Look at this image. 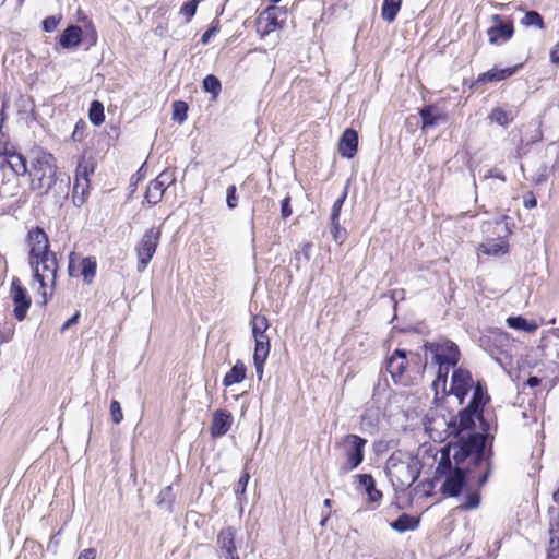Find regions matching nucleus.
<instances>
[{"instance_id": "nucleus-24", "label": "nucleus", "mask_w": 559, "mask_h": 559, "mask_svg": "<svg viewBox=\"0 0 559 559\" xmlns=\"http://www.w3.org/2000/svg\"><path fill=\"white\" fill-rule=\"evenodd\" d=\"M508 243L504 239H487L479 246V251L484 254L499 257L508 252Z\"/></svg>"}, {"instance_id": "nucleus-4", "label": "nucleus", "mask_w": 559, "mask_h": 559, "mask_svg": "<svg viewBox=\"0 0 559 559\" xmlns=\"http://www.w3.org/2000/svg\"><path fill=\"white\" fill-rule=\"evenodd\" d=\"M367 440L357 435H346L337 443L343 459L338 462V472L345 475L356 469L364 461Z\"/></svg>"}, {"instance_id": "nucleus-29", "label": "nucleus", "mask_w": 559, "mask_h": 559, "mask_svg": "<svg viewBox=\"0 0 559 559\" xmlns=\"http://www.w3.org/2000/svg\"><path fill=\"white\" fill-rule=\"evenodd\" d=\"M401 4L402 0H384L381 9L383 20L392 23L401 9Z\"/></svg>"}, {"instance_id": "nucleus-1", "label": "nucleus", "mask_w": 559, "mask_h": 559, "mask_svg": "<svg viewBox=\"0 0 559 559\" xmlns=\"http://www.w3.org/2000/svg\"><path fill=\"white\" fill-rule=\"evenodd\" d=\"M489 402V396L478 382L474 388L473 397L466 408L459 414V426L461 430H468L479 424L481 432L469 433L466 438L462 437L460 445L454 448L453 455L456 464L463 463L469 459L471 462L485 466V473L479 478V484L484 485L490 474L491 450L486 449L488 439H492L490 426L484 417L483 407Z\"/></svg>"}, {"instance_id": "nucleus-11", "label": "nucleus", "mask_w": 559, "mask_h": 559, "mask_svg": "<svg viewBox=\"0 0 559 559\" xmlns=\"http://www.w3.org/2000/svg\"><path fill=\"white\" fill-rule=\"evenodd\" d=\"M10 296L14 305V317L19 321L24 320L31 307L32 300L27 290L22 286L21 281L17 277H13L11 282Z\"/></svg>"}, {"instance_id": "nucleus-31", "label": "nucleus", "mask_w": 559, "mask_h": 559, "mask_svg": "<svg viewBox=\"0 0 559 559\" xmlns=\"http://www.w3.org/2000/svg\"><path fill=\"white\" fill-rule=\"evenodd\" d=\"M513 115L511 111H507L501 107H497L491 110L489 115V119L499 126L507 127L509 123L513 121Z\"/></svg>"}, {"instance_id": "nucleus-59", "label": "nucleus", "mask_w": 559, "mask_h": 559, "mask_svg": "<svg viewBox=\"0 0 559 559\" xmlns=\"http://www.w3.org/2000/svg\"><path fill=\"white\" fill-rule=\"evenodd\" d=\"M554 500L559 506V487L558 490L554 492Z\"/></svg>"}, {"instance_id": "nucleus-43", "label": "nucleus", "mask_w": 559, "mask_h": 559, "mask_svg": "<svg viewBox=\"0 0 559 559\" xmlns=\"http://www.w3.org/2000/svg\"><path fill=\"white\" fill-rule=\"evenodd\" d=\"M236 191H237V189H236V187H235V186H229V187L227 188V191H226V202H227V206H228L229 209H231V210H233V209H235V207H237V205H238V197H237V194H236Z\"/></svg>"}, {"instance_id": "nucleus-9", "label": "nucleus", "mask_w": 559, "mask_h": 559, "mask_svg": "<svg viewBox=\"0 0 559 559\" xmlns=\"http://www.w3.org/2000/svg\"><path fill=\"white\" fill-rule=\"evenodd\" d=\"M27 245L29 247V266L34 264L37 266L38 261L53 253L49 250L50 245L48 236L40 227H34L28 231Z\"/></svg>"}, {"instance_id": "nucleus-25", "label": "nucleus", "mask_w": 559, "mask_h": 559, "mask_svg": "<svg viewBox=\"0 0 559 559\" xmlns=\"http://www.w3.org/2000/svg\"><path fill=\"white\" fill-rule=\"evenodd\" d=\"M519 66L513 68H504V69H491L485 73L479 74L477 82L479 83H489V82H500L511 75H513Z\"/></svg>"}, {"instance_id": "nucleus-49", "label": "nucleus", "mask_w": 559, "mask_h": 559, "mask_svg": "<svg viewBox=\"0 0 559 559\" xmlns=\"http://www.w3.org/2000/svg\"><path fill=\"white\" fill-rule=\"evenodd\" d=\"M497 178L501 181H506L504 174L498 168H490L484 174V179Z\"/></svg>"}, {"instance_id": "nucleus-21", "label": "nucleus", "mask_w": 559, "mask_h": 559, "mask_svg": "<svg viewBox=\"0 0 559 559\" xmlns=\"http://www.w3.org/2000/svg\"><path fill=\"white\" fill-rule=\"evenodd\" d=\"M7 162L12 171L17 176H25L28 174L27 163L25 157L22 154L12 152L7 153L5 158L0 156V167H2L3 163Z\"/></svg>"}, {"instance_id": "nucleus-30", "label": "nucleus", "mask_w": 559, "mask_h": 559, "mask_svg": "<svg viewBox=\"0 0 559 559\" xmlns=\"http://www.w3.org/2000/svg\"><path fill=\"white\" fill-rule=\"evenodd\" d=\"M81 275L84 277L86 284H91L95 277L97 263L95 258L87 257L81 261Z\"/></svg>"}, {"instance_id": "nucleus-17", "label": "nucleus", "mask_w": 559, "mask_h": 559, "mask_svg": "<svg viewBox=\"0 0 559 559\" xmlns=\"http://www.w3.org/2000/svg\"><path fill=\"white\" fill-rule=\"evenodd\" d=\"M421 118V130L427 131L448 120V115L436 105L424 106L419 111Z\"/></svg>"}, {"instance_id": "nucleus-53", "label": "nucleus", "mask_w": 559, "mask_h": 559, "mask_svg": "<svg viewBox=\"0 0 559 559\" xmlns=\"http://www.w3.org/2000/svg\"><path fill=\"white\" fill-rule=\"evenodd\" d=\"M74 260H75V253L71 252L70 255H69V267H68V272H69L70 276H76L78 275L75 273V270H74Z\"/></svg>"}, {"instance_id": "nucleus-46", "label": "nucleus", "mask_w": 559, "mask_h": 559, "mask_svg": "<svg viewBox=\"0 0 559 559\" xmlns=\"http://www.w3.org/2000/svg\"><path fill=\"white\" fill-rule=\"evenodd\" d=\"M355 478L358 480L359 487L364 488L365 490L369 487H372V484L374 483V479L370 474H358L355 476Z\"/></svg>"}, {"instance_id": "nucleus-10", "label": "nucleus", "mask_w": 559, "mask_h": 559, "mask_svg": "<svg viewBox=\"0 0 559 559\" xmlns=\"http://www.w3.org/2000/svg\"><path fill=\"white\" fill-rule=\"evenodd\" d=\"M240 542L237 540V531L227 526L222 528L217 534L216 546L217 554L221 559H236L240 558L237 552V546Z\"/></svg>"}, {"instance_id": "nucleus-39", "label": "nucleus", "mask_w": 559, "mask_h": 559, "mask_svg": "<svg viewBox=\"0 0 559 559\" xmlns=\"http://www.w3.org/2000/svg\"><path fill=\"white\" fill-rule=\"evenodd\" d=\"M331 235L337 243H343L346 239V230L341 227L340 221H331Z\"/></svg>"}, {"instance_id": "nucleus-54", "label": "nucleus", "mask_w": 559, "mask_h": 559, "mask_svg": "<svg viewBox=\"0 0 559 559\" xmlns=\"http://www.w3.org/2000/svg\"><path fill=\"white\" fill-rule=\"evenodd\" d=\"M79 318H80V313L79 312L74 313L70 319H68L64 322V324L61 328V331H64V330L69 329L72 324L76 323Z\"/></svg>"}, {"instance_id": "nucleus-44", "label": "nucleus", "mask_w": 559, "mask_h": 559, "mask_svg": "<svg viewBox=\"0 0 559 559\" xmlns=\"http://www.w3.org/2000/svg\"><path fill=\"white\" fill-rule=\"evenodd\" d=\"M199 0H189L181 7V13L187 16V19H191L195 12Z\"/></svg>"}, {"instance_id": "nucleus-28", "label": "nucleus", "mask_w": 559, "mask_h": 559, "mask_svg": "<svg viewBox=\"0 0 559 559\" xmlns=\"http://www.w3.org/2000/svg\"><path fill=\"white\" fill-rule=\"evenodd\" d=\"M165 190L166 188L162 187L159 182L154 179L148 183L146 188L145 200L148 204L155 205L162 200Z\"/></svg>"}, {"instance_id": "nucleus-58", "label": "nucleus", "mask_w": 559, "mask_h": 559, "mask_svg": "<svg viewBox=\"0 0 559 559\" xmlns=\"http://www.w3.org/2000/svg\"><path fill=\"white\" fill-rule=\"evenodd\" d=\"M170 492H171V486H167V487H166V488L160 492V495H159V497H160V501H159V503H162V502H163V499H164L166 496H168Z\"/></svg>"}, {"instance_id": "nucleus-33", "label": "nucleus", "mask_w": 559, "mask_h": 559, "mask_svg": "<svg viewBox=\"0 0 559 559\" xmlns=\"http://www.w3.org/2000/svg\"><path fill=\"white\" fill-rule=\"evenodd\" d=\"M251 325L254 340H260V336H267L265 332L269 328V321L264 316H254Z\"/></svg>"}, {"instance_id": "nucleus-15", "label": "nucleus", "mask_w": 559, "mask_h": 559, "mask_svg": "<svg viewBox=\"0 0 559 559\" xmlns=\"http://www.w3.org/2000/svg\"><path fill=\"white\" fill-rule=\"evenodd\" d=\"M407 362L406 352L403 349H395L386 359V370L395 383H404Z\"/></svg>"}, {"instance_id": "nucleus-8", "label": "nucleus", "mask_w": 559, "mask_h": 559, "mask_svg": "<svg viewBox=\"0 0 559 559\" xmlns=\"http://www.w3.org/2000/svg\"><path fill=\"white\" fill-rule=\"evenodd\" d=\"M160 240V230L152 227L147 229L135 247L138 255V271L143 272L152 260Z\"/></svg>"}, {"instance_id": "nucleus-63", "label": "nucleus", "mask_w": 559, "mask_h": 559, "mask_svg": "<svg viewBox=\"0 0 559 559\" xmlns=\"http://www.w3.org/2000/svg\"><path fill=\"white\" fill-rule=\"evenodd\" d=\"M280 1H281V0H271V2H273V3H277V2H280Z\"/></svg>"}, {"instance_id": "nucleus-47", "label": "nucleus", "mask_w": 559, "mask_h": 559, "mask_svg": "<svg viewBox=\"0 0 559 559\" xmlns=\"http://www.w3.org/2000/svg\"><path fill=\"white\" fill-rule=\"evenodd\" d=\"M249 478H250V475L249 473L245 472L242 473V475L240 476L236 487H235V493L236 495H243L245 491H246V488H247V485H248V481H249Z\"/></svg>"}, {"instance_id": "nucleus-12", "label": "nucleus", "mask_w": 559, "mask_h": 559, "mask_svg": "<svg viewBox=\"0 0 559 559\" xmlns=\"http://www.w3.org/2000/svg\"><path fill=\"white\" fill-rule=\"evenodd\" d=\"M90 171L93 173V169H90L84 163H79L75 171L72 193V200L76 206H81L86 202L90 193Z\"/></svg>"}, {"instance_id": "nucleus-41", "label": "nucleus", "mask_w": 559, "mask_h": 559, "mask_svg": "<svg viewBox=\"0 0 559 559\" xmlns=\"http://www.w3.org/2000/svg\"><path fill=\"white\" fill-rule=\"evenodd\" d=\"M175 180V171L169 169L162 171L156 178V181L159 182V185L164 188H167L170 185H173Z\"/></svg>"}, {"instance_id": "nucleus-23", "label": "nucleus", "mask_w": 559, "mask_h": 559, "mask_svg": "<svg viewBox=\"0 0 559 559\" xmlns=\"http://www.w3.org/2000/svg\"><path fill=\"white\" fill-rule=\"evenodd\" d=\"M549 546L547 559H559V518L549 523Z\"/></svg>"}, {"instance_id": "nucleus-55", "label": "nucleus", "mask_w": 559, "mask_h": 559, "mask_svg": "<svg viewBox=\"0 0 559 559\" xmlns=\"http://www.w3.org/2000/svg\"><path fill=\"white\" fill-rule=\"evenodd\" d=\"M550 60L554 63H559V41L554 46L550 51Z\"/></svg>"}, {"instance_id": "nucleus-22", "label": "nucleus", "mask_w": 559, "mask_h": 559, "mask_svg": "<svg viewBox=\"0 0 559 559\" xmlns=\"http://www.w3.org/2000/svg\"><path fill=\"white\" fill-rule=\"evenodd\" d=\"M82 41V29L78 25L68 26L60 36L59 44L71 49L78 47Z\"/></svg>"}, {"instance_id": "nucleus-51", "label": "nucleus", "mask_w": 559, "mask_h": 559, "mask_svg": "<svg viewBox=\"0 0 559 559\" xmlns=\"http://www.w3.org/2000/svg\"><path fill=\"white\" fill-rule=\"evenodd\" d=\"M96 557L97 551L95 548H86L79 554L78 559H96Z\"/></svg>"}, {"instance_id": "nucleus-16", "label": "nucleus", "mask_w": 559, "mask_h": 559, "mask_svg": "<svg viewBox=\"0 0 559 559\" xmlns=\"http://www.w3.org/2000/svg\"><path fill=\"white\" fill-rule=\"evenodd\" d=\"M495 25L488 29L489 43L501 44L509 40L513 35V25L511 22H502L500 15H492Z\"/></svg>"}, {"instance_id": "nucleus-52", "label": "nucleus", "mask_w": 559, "mask_h": 559, "mask_svg": "<svg viewBox=\"0 0 559 559\" xmlns=\"http://www.w3.org/2000/svg\"><path fill=\"white\" fill-rule=\"evenodd\" d=\"M218 28L216 26H212L209 28L201 37L202 44H207L210 39L217 33Z\"/></svg>"}, {"instance_id": "nucleus-32", "label": "nucleus", "mask_w": 559, "mask_h": 559, "mask_svg": "<svg viewBox=\"0 0 559 559\" xmlns=\"http://www.w3.org/2000/svg\"><path fill=\"white\" fill-rule=\"evenodd\" d=\"M507 323L510 328L515 330H522L525 332H534L537 329V324L535 322H528L523 317H509L507 319Z\"/></svg>"}, {"instance_id": "nucleus-18", "label": "nucleus", "mask_w": 559, "mask_h": 559, "mask_svg": "<svg viewBox=\"0 0 559 559\" xmlns=\"http://www.w3.org/2000/svg\"><path fill=\"white\" fill-rule=\"evenodd\" d=\"M270 353V340L267 336H260L255 340V348L253 354V364L259 380L263 377L264 362Z\"/></svg>"}, {"instance_id": "nucleus-35", "label": "nucleus", "mask_w": 559, "mask_h": 559, "mask_svg": "<svg viewBox=\"0 0 559 559\" xmlns=\"http://www.w3.org/2000/svg\"><path fill=\"white\" fill-rule=\"evenodd\" d=\"M480 502L479 493L474 491H466V495L464 497V501L457 506V509L460 510H472L478 508Z\"/></svg>"}, {"instance_id": "nucleus-48", "label": "nucleus", "mask_w": 559, "mask_h": 559, "mask_svg": "<svg viewBox=\"0 0 559 559\" xmlns=\"http://www.w3.org/2000/svg\"><path fill=\"white\" fill-rule=\"evenodd\" d=\"M366 492L370 502H378L382 498L381 491L376 488V483L372 484V487L366 489Z\"/></svg>"}, {"instance_id": "nucleus-5", "label": "nucleus", "mask_w": 559, "mask_h": 559, "mask_svg": "<svg viewBox=\"0 0 559 559\" xmlns=\"http://www.w3.org/2000/svg\"><path fill=\"white\" fill-rule=\"evenodd\" d=\"M385 471L392 483L399 487H409L419 475L417 463L409 456L401 454L390 456Z\"/></svg>"}, {"instance_id": "nucleus-37", "label": "nucleus", "mask_w": 559, "mask_h": 559, "mask_svg": "<svg viewBox=\"0 0 559 559\" xmlns=\"http://www.w3.org/2000/svg\"><path fill=\"white\" fill-rule=\"evenodd\" d=\"M347 191H348V183L344 187L343 192L341 195L334 201L332 210H331V221H338L342 206L347 198Z\"/></svg>"}, {"instance_id": "nucleus-7", "label": "nucleus", "mask_w": 559, "mask_h": 559, "mask_svg": "<svg viewBox=\"0 0 559 559\" xmlns=\"http://www.w3.org/2000/svg\"><path fill=\"white\" fill-rule=\"evenodd\" d=\"M33 271L34 280L37 281L43 289L44 301H47V290L46 288L50 286L53 289L56 285L57 272H58V262L56 254L52 253L46 258H43L41 261H38L37 267L36 265H31Z\"/></svg>"}, {"instance_id": "nucleus-13", "label": "nucleus", "mask_w": 559, "mask_h": 559, "mask_svg": "<svg viewBox=\"0 0 559 559\" xmlns=\"http://www.w3.org/2000/svg\"><path fill=\"white\" fill-rule=\"evenodd\" d=\"M474 385L471 372L460 367L453 370L449 393L455 395L462 404L465 395Z\"/></svg>"}, {"instance_id": "nucleus-6", "label": "nucleus", "mask_w": 559, "mask_h": 559, "mask_svg": "<svg viewBox=\"0 0 559 559\" xmlns=\"http://www.w3.org/2000/svg\"><path fill=\"white\" fill-rule=\"evenodd\" d=\"M436 474L444 477L441 491L450 497H457L466 486L464 468L455 467L452 469L449 456L441 457Z\"/></svg>"}, {"instance_id": "nucleus-62", "label": "nucleus", "mask_w": 559, "mask_h": 559, "mask_svg": "<svg viewBox=\"0 0 559 559\" xmlns=\"http://www.w3.org/2000/svg\"><path fill=\"white\" fill-rule=\"evenodd\" d=\"M329 518H330V514H326L325 516H323V519L321 521V525H324Z\"/></svg>"}, {"instance_id": "nucleus-26", "label": "nucleus", "mask_w": 559, "mask_h": 559, "mask_svg": "<svg viewBox=\"0 0 559 559\" xmlns=\"http://www.w3.org/2000/svg\"><path fill=\"white\" fill-rule=\"evenodd\" d=\"M419 525V519L409 514H401L394 522L391 523V527L400 533L406 531H413Z\"/></svg>"}, {"instance_id": "nucleus-42", "label": "nucleus", "mask_w": 559, "mask_h": 559, "mask_svg": "<svg viewBox=\"0 0 559 559\" xmlns=\"http://www.w3.org/2000/svg\"><path fill=\"white\" fill-rule=\"evenodd\" d=\"M110 416H111V420L115 424H120L121 420L123 419V414H122L121 405L116 400H112L111 403H110Z\"/></svg>"}, {"instance_id": "nucleus-61", "label": "nucleus", "mask_w": 559, "mask_h": 559, "mask_svg": "<svg viewBox=\"0 0 559 559\" xmlns=\"http://www.w3.org/2000/svg\"><path fill=\"white\" fill-rule=\"evenodd\" d=\"M323 503H324L325 507L330 508L332 506V500L331 499H325Z\"/></svg>"}, {"instance_id": "nucleus-50", "label": "nucleus", "mask_w": 559, "mask_h": 559, "mask_svg": "<svg viewBox=\"0 0 559 559\" xmlns=\"http://www.w3.org/2000/svg\"><path fill=\"white\" fill-rule=\"evenodd\" d=\"M281 213H282V217L283 218H287V217H289L292 215L293 211H292V207H290V198L289 197H286L282 201Z\"/></svg>"}, {"instance_id": "nucleus-27", "label": "nucleus", "mask_w": 559, "mask_h": 559, "mask_svg": "<svg viewBox=\"0 0 559 559\" xmlns=\"http://www.w3.org/2000/svg\"><path fill=\"white\" fill-rule=\"evenodd\" d=\"M246 366L241 361H237L236 365L226 373L223 380L225 386H230L235 383H239L246 378Z\"/></svg>"}, {"instance_id": "nucleus-20", "label": "nucleus", "mask_w": 559, "mask_h": 559, "mask_svg": "<svg viewBox=\"0 0 559 559\" xmlns=\"http://www.w3.org/2000/svg\"><path fill=\"white\" fill-rule=\"evenodd\" d=\"M358 134L353 129H346L338 142V152L343 157L353 158L357 152Z\"/></svg>"}, {"instance_id": "nucleus-2", "label": "nucleus", "mask_w": 559, "mask_h": 559, "mask_svg": "<svg viewBox=\"0 0 559 559\" xmlns=\"http://www.w3.org/2000/svg\"><path fill=\"white\" fill-rule=\"evenodd\" d=\"M425 352L429 353L432 360L438 365V373L432 386L438 394L439 389L445 392L447 378L450 368L455 367L460 360V350L455 343L449 340L427 342L424 345Z\"/></svg>"}, {"instance_id": "nucleus-14", "label": "nucleus", "mask_w": 559, "mask_h": 559, "mask_svg": "<svg viewBox=\"0 0 559 559\" xmlns=\"http://www.w3.org/2000/svg\"><path fill=\"white\" fill-rule=\"evenodd\" d=\"M280 8L271 7L263 11L257 20V31L261 36L269 35L270 33L282 27L283 21H278Z\"/></svg>"}, {"instance_id": "nucleus-64", "label": "nucleus", "mask_w": 559, "mask_h": 559, "mask_svg": "<svg viewBox=\"0 0 559 559\" xmlns=\"http://www.w3.org/2000/svg\"><path fill=\"white\" fill-rule=\"evenodd\" d=\"M2 123H3V118L1 119V122H0V129L2 128Z\"/></svg>"}, {"instance_id": "nucleus-56", "label": "nucleus", "mask_w": 559, "mask_h": 559, "mask_svg": "<svg viewBox=\"0 0 559 559\" xmlns=\"http://www.w3.org/2000/svg\"><path fill=\"white\" fill-rule=\"evenodd\" d=\"M539 382H540V380L537 377H530L527 380V384L530 386H536L539 384Z\"/></svg>"}, {"instance_id": "nucleus-34", "label": "nucleus", "mask_w": 559, "mask_h": 559, "mask_svg": "<svg viewBox=\"0 0 559 559\" xmlns=\"http://www.w3.org/2000/svg\"><path fill=\"white\" fill-rule=\"evenodd\" d=\"M90 120L95 126H100L105 120L104 106L99 100H93L88 111Z\"/></svg>"}, {"instance_id": "nucleus-40", "label": "nucleus", "mask_w": 559, "mask_h": 559, "mask_svg": "<svg viewBox=\"0 0 559 559\" xmlns=\"http://www.w3.org/2000/svg\"><path fill=\"white\" fill-rule=\"evenodd\" d=\"M522 23L526 26H537L539 28L543 27V17L536 11H530L525 14L522 20Z\"/></svg>"}, {"instance_id": "nucleus-19", "label": "nucleus", "mask_w": 559, "mask_h": 559, "mask_svg": "<svg viewBox=\"0 0 559 559\" xmlns=\"http://www.w3.org/2000/svg\"><path fill=\"white\" fill-rule=\"evenodd\" d=\"M233 416L229 412L218 409L213 414L211 435L214 438L222 437L228 432L233 425Z\"/></svg>"}, {"instance_id": "nucleus-38", "label": "nucleus", "mask_w": 559, "mask_h": 559, "mask_svg": "<svg viewBox=\"0 0 559 559\" xmlns=\"http://www.w3.org/2000/svg\"><path fill=\"white\" fill-rule=\"evenodd\" d=\"M188 105L185 102L176 100L173 104V119L182 123L187 119Z\"/></svg>"}, {"instance_id": "nucleus-60", "label": "nucleus", "mask_w": 559, "mask_h": 559, "mask_svg": "<svg viewBox=\"0 0 559 559\" xmlns=\"http://www.w3.org/2000/svg\"><path fill=\"white\" fill-rule=\"evenodd\" d=\"M51 545H56V546L58 545V540H55V537H52V538L50 539L49 545H48V548H50V547H51Z\"/></svg>"}, {"instance_id": "nucleus-3", "label": "nucleus", "mask_w": 559, "mask_h": 559, "mask_svg": "<svg viewBox=\"0 0 559 559\" xmlns=\"http://www.w3.org/2000/svg\"><path fill=\"white\" fill-rule=\"evenodd\" d=\"M31 189L39 194L47 193L56 182L57 165L55 157L47 152L38 151L31 160Z\"/></svg>"}, {"instance_id": "nucleus-36", "label": "nucleus", "mask_w": 559, "mask_h": 559, "mask_svg": "<svg viewBox=\"0 0 559 559\" xmlns=\"http://www.w3.org/2000/svg\"><path fill=\"white\" fill-rule=\"evenodd\" d=\"M221 82L219 80L212 74H209L203 80V88L205 92L213 94L216 97L221 92Z\"/></svg>"}, {"instance_id": "nucleus-45", "label": "nucleus", "mask_w": 559, "mask_h": 559, "mask_svg": "<svg viewBox=\"0 0 559 559\" xmlns=\"http://www.w3.org/2000/svg\"><path fill=\"white\" fill-rule=\"evenodd\" d=\"M61 21V17L60 16H56V15H51V16H48L46 17L44 21H43V28L45 32H53L58 24L60 23Z\"/></svg>"}, {"instance_id": "nucleus-57", "label": "nucleus", "mask_w": 559, "mask_h": 559, "mask_svg": "<svg viewBox=\"0 0 559 559\" xmlns=\"http://www.w3.org/2000/svg\"><path fill=\"white\" fill-rule=\"evenodd\" d=\"M536 204H537V201H536V199H535V198H531V199H528V200H525V206H526L527 209L535 207V206H536Z\"/></svg>"}]
</instances>
